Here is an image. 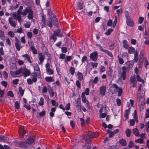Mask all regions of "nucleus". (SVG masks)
Instances as JSON below:
<instances>
[{"label": "nucleus", "mask_w": 149, "mask_h": 149, "mask_svg": "<svg viewBox=\"0 0 149 149\" xmlns=\"http://www.w3.org/2000/svg\"><path fill=\"white\" fill-rule=\"evenodd\" d=\"M135 142L136 143H139L141 144H142L143 142V139L139 138V139H136L135 141Z\"/></svg>", "instance_id": "79ce46f5"}, {"label": "nucleus", "mask_w": 149, "mask_h": 149, "mask_svg": "<svg viewBox=\"0 0 149 149\" xmlns=\"http://www.w3.org/2000/svg\"><path fill=\"white\" fill-rule=\"evenodd\" d=\"M96 46L99 47L100 50L102 52H104L105 53L107 54L109 56L111 57L113 56V55L112 53L109 51L108 50L104 49L100 44H97Z\"/></svg>", "instance_id": "f03ea898"}, {"label": "nucleus", "mask_w": 149, "mask_h": 149, "mask_svg": "<svg viewBox=\"0 0 149 149\" xmlns=\"http://www.w3.org/2000/svg\"><path fill=\"white\" fill-rule=\"evenodd\" d=\"M19 132V134L20 137L23 138L24 137V135L26 134V132L24 129L22 130Z\"/></svg>", "instance_id": "bb28decb"}, {"label": "nucleus", "mask_w": 149, "mask_h": 149, "mask_svg": "<svg viewBox=\"0 0 149 149\" xmlns=\"http://www.w3.org/2000/svg\"><path fill=\"white\" fill-rule=\"evenodd\" d=\"M22 56L23 58H26L27 61L29 63H32V62L31 60L30 56L29 55L27 54H24L23 55H22Z\"/></svg>", "instance_id": "f3484780"}, {"label": "nucleus", "mask_w": 149, "mask_h": 149, "mask_svg": "<svg viewBox=\"0 0 149 149\" xmlns=\"http://www.w3.org/2000/svg\"><path fill=\"white\" fill-rule=\"evenodd\" d=\"M31 9V8L29 7H26L23 10V12H22V15L24 16L26 15L27 14L29 13Z\"/></svg>", "instance_id": "f8f14e48"}, {"label": "nucleus", "mask_w": 149, "mask_h": 149, "mask_svg": "<svg viewBox=\"0 0 149 149\" xmlns=\"http://www.w3.org/2000/svg\"><path fill=\"white\" fill-rule=\"evenodd\" d=\"M133 133L136 136H138L139 134L138 130L136 128L133 129L132 130Z\"/></svg>", "instance_id": "c85d7f7f"}, {"label": "nucleus", "mask_w": 149, "mask_h": 149, "mask_svg": "<svg viewBox=\"0 0 149 149\" xmlns=\"http://www.w3.org/2000/svg\"><path fill=\"white\" fill-rule=\"evenodd\" d=\"M88 61L87 57L86 56H84L82 57L81 62L82 63H84L85 61Z\"/></svg>", "instance_id": "49530a36"}, {"label": "nucleus", "mask_w": 149, "mask_h": 149, "mask_svg": "<svg viewBox=\"0 0 149 149\" xmlns=\"http://www.w3.org/2000/svg\"><path fill=\"white\" fill-rule=\"evenodd\" d=\"M27 36H28L29 39H31L32 36V32L30 31H29L27 33Z\"/></svg>", "instance_id": "774afa93"}, {"label": "nucleus", "mask_w": 149, "mask_h": 149, "mask_svg": "<svg viewBox=\"0 0 149 149\" xmlns=\"http://www.w3.org/2000/svg\"><path fill=\"white\" fill-rule=\"evenodd\" d=\"M78 79L80 81H82L83 78V75L82 73L78 72L77 73Z\"/></svg>", "instance_id": "b1692460"}, {"label": "nucleus", "mask_w": 149, "mask_h": 149, "mask_svg": "<svg viewBox=\"0 0 149 149\" xmlns=\"http://www.w3.org/2000/svg\"><path fill=\"white\" fill-rule=\"evenodd\" d=\"M1 83L2 85L5 88L7 87L8 84L7 82L5 81H3L1 82Z\"/></svg>", "instance_id": "8fccbe9b"}, {"label": "nucleus", "mask_w": 149, "mask_h": 149, "mask_svg": "<svg viewBox=\"0 0 149 149\" xmlns=\"http://www.w3.org/2000/svg\"><path fill=\"white\" fill-rule=\"evenodd\" d=\"M122 72L121 73V77L123 80H125L126 78V68L125 66H123L122 68Z\"/></svg>", "instance_id": "39448f33"}, {"label": "nucleus", "mask_w": 149, "mask_h": 149, "mask_svg": "<svg viewBox=\"0 0 149 149\" xmlns=\"http://www.w3.org/2000/svg\"><path fill=\"white\" fill-rule=\"evenodd\" d=\"M46 15L43 14L42 16V26L45 27L46 26Z\"/></svg>", "instance_id": "ddd939ff"}, {"label": "nucleus", "mask_w": 149, "mask_h": 149, "mask_svg": "<svg viewBox=\"0 0 149 149\" xmlns=\"http://www.w3.org/2000/svg\"><path fill=\"white\" fill-rule=\"evenodd\" d=\"M22 68H20L16 70L15 72V74L16 75H18L22 73Z\"/></svg>", "instance_id": "e433bc0d"}, {"label": "nucleus", "mask_w": 149, "mask_h": 149, "mask_svg": "<svg viewBox=\"0 0 149 149\" xmlns=\"http://www.w3.org/2000/svg\"><path fill=\"white\" fill-rule=\"evenodd\" d=\"M34 71H39V73H40L39 66L36 63L35 64V66L34 67Z\"/></svg>", "instance_id": "473e14b6"}, {"label": "nucleus", "mask_w": 149, "mask_h": 149, "mask_svg": "<svg viewBox=\"0 0 149 149\" xmlns=\"http://www.w3.org/2000/svg\"><path fill=\"white\" fill-rule=\"evenodd\" d=\"M4 32L3 31H0V38L2 40H4L5 38Z\"/></svg>", "instance_id": "c9c22d12"}, {"label": "nucleus", "mask_w": 149, "mask_h": 149, "mask_svg": "<svg viewBox=\"0 0 149 149\" xmlns=\"http://www.w3.org/2000/svg\"><path fill=\"white\" fill-rule=\"evenodd\" d=\"M125 16L126 18V20L130 18L129 13L128 11H125Z\"/></svg>", "instance_id": "a18cd8bd"}, {"label": "nucleus", "mask_w": 149, "mask_h": 149, "mask_svg": "<svg viewBox=\"0 0 149 149\" xmlns=\"http://www.w3.org/2000/svg\"><path fill=\"white\" fill-rule=\"evenodd\" d=\"M70 104L68 102L65 106V109L66 110H68L70 109Z\"/></svg>", "instance_id": "bf43d9fd"}, {"label": "nucleus", "mask_w": 149, "mask_h": 149, "mask_svg": "<svg viewBox=\"0 0 149 149\" xmlns=\"http://www.w3.org/2000/svg\"><path fill=\"white\" fill-rule=\"evenodd\" d=\"M137 100L139 102H140L142 99H143V98L141 95V94L138 95L137 96Z\"/></svg>", "instance_id": "680f3d73"}, {"label": "nucleus", "mask_w": 149, "mask_h": 149, "mask_svg": "<svg viewBox=\"0 0 149 149\" xmlns=\"http://www.w3.org/2000/svg\"><path fill=\"white\" fill-rule=\"evenodd\" d=\"M131 110V108L129 107L127 109H126L125 111V113L124 115V117L127 119L128 118V115L130 113Z\"/></svg>", "instance_id": "2eb2a0df"}, {"label": "nucleus", "mask_w": 149, "mask_h": 149, "mask_svg": "<svg viewBox=\"0 0 149 149\" xmlns=\"http://www.w3.org/2000/svg\"><path fill=\"white\" fill-rule=\"evenodd\" d=\"M35 139L32 137H29L26 140V142L27 145H31L35 141Z\"/></svg>", "instance_id": "423d86ee"}, {"label": "nucleus", "mask_w": 149, "mask_h": 149, "mask_svg": "<svg viewBox=\"0 0 149 149\" xmlns=\"http://www.w3.org/2000/svg\"><path fill=\"white\" fill-rule=\"evenodd\" d=\"M49 93L51 97H53L54 96V93L53 90L49 91Z\"/></svg>", "instance_id": "13d9d810"}, {"label": "nucleus", "mask_w": 149, "mask_h": 149, "mask_svg": "<svg viewBox=\"0 0 149 149\" xmlns=\"http://www.w3.org/2000/svg\"><path fill=\"white\" fill-rule=\"evenodd\" d=\"M125 134L126 136L128 137H129L131 135V133L130 130L129 128H127L125 130Z\"/></svg>", "instance_id": "2f4dec72"}, {"label": "nucleus", "mask_w": 149, "mask_h": 149, "mask_svg": "<svg viewBox=\"0 0 149 149\" xmlns=\"http://www.w3.org/2000/svg\"><path fill=\"white\" fill-rule=\"evenodd\" d=\"M50 39H52L54 41L57 40L56 36L53 33L52 35L50 37Z\"/></svg>", "instance_id": "603ef678"}, {"label": "nucleus", "mask_w": 149, "mask_h": 149, "mask_svg": "<svg viewBox=\"0 0 149 149\" xmlns=\"http://www.w3.org/2000/svg\"><path fill=\"white\" fill-rule=\"evenodd\" d=\"M24 25L25 27L26 28H30L31 26L30 22H26V23L24 24Z\"/></svg>", "instance_id": "4d7b16f0"}, {"label": "nucleus", "mask_w": 149, "mask_h": 149, "mask_svg": "<svg viewBox=\"0 0 149 149\" xmlns=\"http://www.w3.org/2000/svg\"><path fill=\"white\" fill-rule=\"evenodd\" d=\"M113 87L116 89V91L118 93V96H121L123 93V89L121 87H119L116 84H113Z\"/></svg>", "instance_id": "7ed1b4c3"}, {"label": "nucleus", "mask_w": 149, "mask_h": 149, "mask_svg": "<svg viewBox=\"0 0 149 149\" xmlns=\"http://www.w3.org/2000/svg\"><path fill=\"white\" fill-rule=\"evenodd\" d=\"M30 49L32 50V52L33 54H37V50L34 46L31 47Z\"/></svg>", "instance_id": "4c0bfd02"}, {"label": "nucleus", "mask_w": 149, "mask_h": 149, "mask_svg": "<svg viewBox=\"0 0 149 149\" xmlns=\"http://www.w3.org/2000/svg\"><path fill=\"white\" fill-rule=\"evenodd\" d=\"M18 42L19 43L15 42V45L17 50L18 51H19L21 49V48H22V47L21 45V43L20 41H19Z\"/></svg>", "instance_id": "dca6fc26"}, {"label": "nucleus", "mask_w": 149, "mask_h": 149, "mask_svg": "<svg viewBox=\"0 0 149 149\" xmlns=\"http://www.w3.org/2000/svg\"><path fill=\"white\" fill-rule=\"evenodd\" d=\"M107 114L105 113H101L100 115V118H104L107 116Z\"/></svg>", "instance_id": "e2e57ef3"}, {"label": "nucleus", "mask_w": 149, "mask_h": 149, "mask_svg": "<svg viewBox=\"0 0 149 149\" xmlns=\"http://www.w3.org/2000/svg\"><path fill=\"white\" fill-rule=\"evenodd\" d=\"M47 74H48L51 75L53 74L54 73V71L51 68L47 70Z\"/></svg>", "instance_id": "de8ad7c7"}, {"label": "nucleus", "mask_w": 149, "mask_h": 149, "mask_svg": "<svg viewBox=\"0 0 149 149\" xmlns=\"http://www.w3.org/2000/svg\"><path fill=\"white\" fill-rule=\"evenodd\" d=\"M92 134L91 132H89L87 134L86 136V137L85 140H87L88 139L93 138Z\"/></svg>", "instance_id": "c756f323"}, {"label": "nucleus", "mask_w": 149, "mask_h": 149, "mask_svg": "<svg viewBox=\"0 0 149 149\" xmlns=\"http://www.w3.org/2000/svg\"><path fill=\"white\" fill-rule=\"evenodd\" d=\"M12 19V17H9L8 21L11 26L15 27L16 26L15 22L12 20L11 19Z\"/></svg>", "instance_id": "a211bd4d"}, {"label": "nucleus", "mask_w": 149, "mask_h": 149, "mask_svg": "<svg viewBox=\"0 0 149 149\" xmlns=\"http://www.w3.org/2000/svg\"><path fill=\"white\" fill-rule=\"evenodd\" d=\"M136 76L134 74L133 76H131L130 77V83H134V82H136Z\"/></svg>", "instance_id": "cd10ccee"}, {"label": "nucleus", "mask_w": 149, "mask_h": 149, "mask_svg": "<svg viewBox=\"0 0 149 149\" xmlns=\"http://www.w3.org/2000/svg\"><path fill=\"white\" fill-rule=\"evenodd\" d=\"M81 98L82 101L83 103H85L86 102L87 100L86 97L85 96V93L84 92H82L81 93Z\"/></svg>", "instance_id": "4be33fe9"}, {"label": "nucleus", "mask_w": 149, "mask_h": 149, "mask_svg": "<svg viewBox=\"0 0 149 149\" xmlns=\"http://www.w3.org/2000/svg\"><path fill=\"white\" fill-rule=\"evenodd\" d=\"M8 35L10 36L11 37H14L15 36V34L12 31H9L8 33Z\"/></svg>", "instance_id": "3c124183"}, {"label": "nucleus", "mask_w": 149, "mask_h": 149, "mask_svg": "<svg viewBox=\"0 0 149 149\" xmlns=\"http://www.w3.org/2000/svg\"><path fill=\"white\" fill-rule=\"evenodd\" d=\"M54 33L56 36L59 37H62L63 36V33L61 32V30L58 29L56 31H54Z\"/></svg>", "instance_id": "1a4fd4ad"}, {"label": "nucleus", "mask_w": 149, "mask_h": 149, "mask_svg": "<svg viewBox=\"0 0 149 149\" xmlns=\"http://www.w3.org/2000/svg\"><path fill=\"white\" fill-rule=\"evenodd\" d=\"M120 143L123 146H125L126 145V140L123 139H122L119 141Z\"/></svg>", "instance_id": "412c9836"}, {"label": "nucleus", "mask_w": 149, "mask_h": 149, "mask_svg": "<svg viewBox=\"0 0 149 149\" xmlns=\"http://www.w3.org/2000/svg\"><path fill=\"white\" fill-rule=\"evenodd\" d=\"M117 57L118 59L119 63L120 64H123L124 63V61L123 58L121 57H120L119 55L117 56Z\"/></svg>", "instance_id": "37998d69"}, {"label": "nucleus", "mask_w": 149, "mask_h": 149, "mask_svg": "<svg viewBox=\"0 0 149 149\" xmlns=\"http://www.w3.org/2000/svg\"><path fill=\"white\" fill-rule=\"evenodd\" d=\"M31 74L30 70L26 68L24 70L23 72V76L24 77L29 76Z\"/></svg>", "instance_id": "0eeeda50"}, {"label": "nucleus", "mask_w": 149, "mask_h": 149, "mask_svg": "<svg viewBox=\"0 0 149 149\" xmlns=\"http://www.w3.org/2000/svg\"><path fill=\"white\" fill-rule=\"evenodd\" d=\"M113 31V29H109L105 33V34L107 36L109 35Z\"/></svg>", "instance_id": "ea45409f"}, {"label": "nucleus", "mask_w": 149, "mask_h": 149, "mask_svg": "<svg viewBox=\"0 0 149 149\" xmlns=\"http://www.w3.org/2000/svg\"><path fill=\"white\" fill-rule=\"evenodd\" d=\"M61 52L63 53H66L67 52V49L66 47H63L61 48Z\"/></svg>", "instance_id": "052dcab7"}, {"label": "nucleus", "mask_w": 149, "mask_h": 149, "mask_svg": "<svg viewBox=\"0 0 149 149\" xmlns=\"http://www.w3.org/2000/svg\"><path fill=\"white\" fill-rule=\"evenodd\" d=\"M45 80L46 81L49 82H52L54 81L53 77H46Z\"/></svg>", "instance_id": "a878e982"}, {"label": "nucleus", "mask_w": 149, "mask_h": 149, "mask_svg": "<svg viewBox=\"0 0 149 149\" xmlns=\"http://www.w3.org/2000/svg\"><path fill=\"white\" fill-rule=\"evenodd\" d=\"M144 18L143 17H140L138 19L139 23L141 24L142 23L143 20H144Z\"/></svg>", "instance_id": "338daca9"}, {"label": "nucleus", "mask_w": 149, "mask_h": 149, "mask_svg": "<svg viewBox=\"0 0 149 149\" xmlns=\"http://www.w3.org/2000/svg\"><path fill=\"white\" fill-rule=\"evenodd\" d=\"M55 66L56 67V70L58 74L59 75H61V72H60L61 71L60 70V68H58L56 64L55 65Z\"/></svg>", "instance_id": "5fc2aeb1"}, {"label": "nucleus", "mask_w": 149, "mask_h": 149, "mask_svg": "<svg viewBox=\"0 0 149 149\" xmlns=\"http://www.w3.org/2000/svg\"><path fill=\"white\" fill-rule=\"evenodd\" d=\"M112 21L111 19H109L107 22V25L109 26H112Z\"/></svg>", "instance_id": "69168bd1"}, {"label": "nucleus", "mask_w": 149, "mask_h": 149, "mask_svg": "<svg viewBox=\"0 0 149 149\" xmlns=\"http://www.w3.org/2000/svg\"><path fill=\"white\" fill-rule=\"evenodd\" d=\"M136 78L137 81L141 82L143 84L144 83V81L143 79L141 78L139 74L136 75Z\"/></svg>", "instance_id": "5701e85b"}, {"label": "nucleus", "mask_w": 149, "mask_h": 149, "mask_svg": "<svg viewBox=\"0 0 149 149\" xmlns=\"http://www.w3.org/2000/svg\"><path fill=\"white\" fill-rule=\"evenodd\" d=\"M33 11L32 9H31L29 13L27 16V18L29 19H33L34 17Z\"/></svg>", "instance_id": "9d476101"}, {"label": "nucleus", "mask_w": 149, "mask_h": 149, "mask_svg": "<svg viewBox=\"0 0 149 149\" xmlns=\"http://www.w3.org/2000/svg\"><path fill=\"white\" fill-rule=\"evenodd\" d=\"M19 146L22 148H26V146H27L26 142H22L20 143Z\"/></svg>", "instance_id": "7c9ffc66"}, {"label": "nucleus", "mask_w": 149, "mask_h": 149, "mask_svg": "<svg viewBox=\"0 0 149 149\" xmlns=\"http://www.w3.org/2000/svg\"><path fill=\"white\" fill-rule=\"evenodd\" d=\"M123 46L126 49H127L129 47V45L127 41L126 40H124L123 42Z\"/></svg>", "instance_id": "aec40b11"}, {"label": "nucleus", "mask_w": 149, "mask_h": 149, "mask_svg": "<svg viewBox=\"0 0 149 149\" xmlns=\"http://www.w3.org/2000/svg\"><path fill=\"white\" fill-rule=\"evenodd\" d=\"M99 80L98 78L97 77H96L93 80V82L94 84H97Z\"/></svg>", "instance_id": "0e129e2a"}, {"label": "nucleus", "mask_w": 149, "mask_h": 149, "mask_svg": "<svg viewBox=\"0 0 149 149\" xmlns=\"http://www.w3.org/2000/svg\"><path fill=\"white\" fill-rule=\"evenodd\" d=\"M15 109H18L19 107V103L17 101H16L15 104Z\"/></svg>", "instance_id": "c03bdc74"}, {"label": "nucleus", "mask_w": 149, "mask_h": 149, "mask_svg": "<svg viewBox=\"0 0 149 149\" xmlns=\"http://www.w3.org/2000/svg\"><path fill=\"white\" fill-rule=\"evenodd\" d=\"M91 65L93 68H96L97 66L98 63H91Z\"/></svg>", "instance_id": "6e6d98bb"}, {"label": "nucleus", "mask_w": 149, "mask_h": 149, "mask_svg": "<svg viewBox=\"0 0 149 149\" xmlns=\"http://www.w3.org/2000/svg\"><path fill=\"white\" fill-rule=\"evenodd\" d=\"M126 20V23L128 26L132 27L134 26V23L130 18Z\"/></svg>", "instance_id": "9b49d317"}, {"label": "nucleus", "mask_w": 149, "mask_h": 149, "mask_svg": "<svg viewBox=\"0 0 149 149\" xmlns=\"http://www.w3.org/2000/svg\"><path fill=\"white\" fill-rule=\"evenodd\" d=\"M19 90L21 96H22L24 93V90L21 87L19 86Z\"/></svg>", "instance_id": "f704fd0d"}, {"label": "nucleus", "mask_w": 149, "mask_h": 149, "mask_svg": "<svg viewBox=\"0 0 149 149\" xmlns=\"http://www.w3.org/2000/svg\"><path fill=\"white\" fill-rule=\"evenodd\" d=\"M38 104L40 106H43L44 105V98L42 97H40Z\"/></svg>", "instance_id": "58836bf2"}, {"label": "nucleus", "mask_w": 149, "mask_h": 149, "mask_svg": "<svg viewBox=\"0 0 149 149\" xmlns=\"http://www.w3.org/2000/svg\"><path fill=\"white\" fill-rule=\"evenodd\" d=\"M106 91V87L105 86H102L100 88V92L101 95H104Z\"/></svg>", "instance_id": "6e6552de"}, {"label": "nucleus", "mask_w": 149, "mask_h": 149, "mask_svg": "<svg viewBox=\"0 0 149 149\" xmlns=\"http://www.w3.org/2000/svg\"><path fill=\"white\" fill-rule=\"evenodd\" d=\"M129 48L128 52L130 54L134 53L135 52V49L134 48L132 47H129Z\"/></svg>", "instance_id": "393cba45"}, {"label": "nucleus", "mask_w": 149, "mask_h": 149, "mask_svg": "<svg viewBox=\"0 0 149 149\" xmlns=\"http://www.w3.org/2000/svg\"><path fill=\"white\" fill-rule=\"evenodd\" d=\"M98 55V53L97 52H94L90 54V58L93 61H95L97 59Z\"/></svg>", "instance_id": "20e7f679"}, {"label": "nucleus", "mask_w": 149, "mask_h": 149, "mask_svg": "<svg viewBox=\"0 0 149 149\" xmlns=\"http://www.w3.org/2000/svg\"><path fill=\"white\" fill-rule=\"evenodd\" d=\"M72 59V57L71 56H66L65 58V59L64 62L65 63H66L67 61H70Z\"/></svg>", "instance_id": "72a5a7b5"}, {"label": "nucleus", "mask_w": 149, "mask_h": 149, "mask_svg": "<svg viewBox=\"0 0 149 149\" xmlns=\"http://www.w3.org/2000/svg\"><path fill=\"white\" fill-rule=\"evenodd\" d=\"M123 11V9L121 8L117 10L116 12L117 13V14L118 15V17H119L120 13H122Z\"/></svg>", "instance_id": "864d4df0"}, {"label": "nucleus", "mask_w": 149, "mask_h": 149, "mask_svg": "<svg viewBox=\"0 0 149 149\" xmlns=\"http://www.w3.org/2000/svg\"><path fill=\"white\" fill-rule=\"evenodd\" d=\"M39 58L40 61V63H39V64H40L43 62L45 59V56L42 55V53H39Z\"/></svg>", "instance_id": "4468645a"}, {"label": "nucleus", "mask_w": 149, "mask_h": 149, "mask_svg": "<svg viewBox=\"0 0 149 149\" xmlns=\"http://www.w3.org/2000/svg\"><path fill=\"white\" fill-rule=\"evenodd\" d=\"M7 95L8 96H10L12 97H14V95L12 91H8L7 93Z\"/></svg>", "instance_id": "09e8293b"}, {"label": "nucleus", "mask_w": 149, "mask_h": 149, "mask_svg": "<svg viewBox=\"0 0 149 149\" xmlns=\"http://www.w3.org/2000/svg\"><path fill=\"white\" fill-rule=\"evenodd\" d=\"M53 23L56 26H58L59 25L58 21L56 15H54L53 17H50L46 21V24L50 29L53 27Z\"/></svg>", "instance_id": "f257e3e1"}, {"label": "nucleus", "mask_w": 149, "mask_h": 149, "mask_svg": "<svg viewBox=\"0 0 149 149\" xmlns=\"http://www.w3.org/2000/svg\"><path fill=\"white\" fill-rule=\"evenodd\" d=\"M77 9L79 10H81L83 8V3L78 2L77 3Z\"/></svg>", "instance_id": "6ab92c4d"}, {"label": "nucleus", "mask_w": 149, "mask_h": 149, "mask_svg": "<svg viewBox=\"0 0 149 149\" xmlns=\"http://www.w3.org/2000/svg\"><path fill=\"white\" fill-rule=\"evenodd\" d=\"M70 72L72 75H73L75 72V68L73 67H71L70 68Z\"/></svg>", "instance_id": "a19ab883"}]
</instances>
